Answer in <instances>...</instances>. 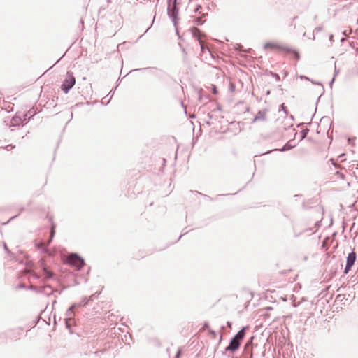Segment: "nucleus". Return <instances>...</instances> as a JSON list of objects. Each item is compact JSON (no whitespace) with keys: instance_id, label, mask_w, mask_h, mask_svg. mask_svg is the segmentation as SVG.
<instances>
[{"instance_id":"nucleus-22","label":"nucleus","mask_w":358,"mask_h":358,"mask_svg":"<svg viewBox=\"0 0 358 358\" xmlns=\"http://www.w3.org/2000/svg\"><path fill=\"white\" fill-rule=\"evenodd\" d=\"M52 241V238H51L50 237L45 245L43 243H42L41 248H43L45 251H48L47 247L50 244Z\"/></svg>"},{"instance_id":"nucleus-9","label":"nucleus","mask_w":358,"mask_h":358,"mask_svg":"<svg viewBox=\"0 0 358 358\" xmlns=\"http://www.w3.org/2000/svg\"><path fill=\"white\" fill-rule=\"evenodd\" d=\"M55 292H58L57 289H53L50 285L39 286L38 293L50 296Z\"/></svg>"},{"instance_id":"nucleus-2","label":"nucleus","mask_w":358,"mask_h":358,"mask_svg":"<svg viewBox=\"0 0 358 358\" xmlns=\"http://www.w3.org/2000/svg\"><path fill=\"white\" fill-rule=\"evenodd\" d=\"M67 263L74 266L77 270H80L85 264V260L77 253H71L66 259Z\"/></svg>"},{"instance_id":"nucleus-59","label":"nucleus","mask_w":358,"mask_h":358,"mask_svg":"<svg viewBox=\"0 0 358 358\" xmlns=\"http://www.w3.org/2000/svg\"><path fill=\"white\" fill-rule=\"evenodd\" d=\"M206 123L208 124V125H210V123L209 122H206Z\"/></svg>"},{"instance_id":"nucleus-37","label":"nucleus","mask_w":358,"mask_h":358,"mask_svg":"<svg viewBox=\"0 0 358 358\" xmlns=\"http://www.w3.org/2000/svg\"><path fill=\"white\" fill-rule=\"evenodd\" d=\"M181 355V350H178L176 355V357L175 358H180V356Z\"/></svg>"},{"instance_id":"nucleus-1","label":"nucleus","mask_w":358,"mask_h":358,"mask_svg":"<svg viewBox=\"0 0 358 358\" xmlns=\"http://www.w3.org/2000/svg\"><path fill=\"white\" fill-rule=\"evenodd\" d=\"M248 327H243L237 334L230 340L229 344L225 348V352H235L240 348L241 344L245 336Z\"/></svg>"},{"instance_id":"nucleus-40","label":"nucleus","mask_w":358,"mask_h":358,"mask_svg":"<svg viewBox=\"0 0 358 358\" xmlns=\"http://www.w3.org/2000/svg\"><path fill=\"white\" fill-rule=\"evenodd\" d=\"M329 41H330L331 42H333V41H334V35H333V34H331V35L329 36Z\"/></svg>"},{"instance_id":"nucleus-32","label":"nucleus","mask_w":358,"mask_h":358,"mask_svg":"<svg viewBox=\"0 0 358 358\" xmlns=\"http://www.w3.org/2000/svg\"><path fill=\"white\" fill-rule=\"evenodd\" d=\"M15 148V146H14V145H11V144H10V145H8L5 148V149H6L7 150H12V149H13V148Z\"/></svg>"},{"instance_id":"nucleus-38","label":"nucleus","mask_w":358,"mask_h":358,"mask_svg":"<svg viewBox=\"0 0 358 358\" xmlns=\"http://www.w3.org/2000/svg\"><path fill=\"white\" fill-rule=\"evenodd\" d=\"M334 80H335V78H334V77H333L332 80L329 83L330 87H332V85H333V83L334 82Z\"/></svg>"},{"instance_id":"nucleus-58","label":"nucleus","mask_w":358,"mask_h":358,"mask_svg":"<svg viewBox=\"0 0 358 358\" xmlns=\"http://www.w3.org/2000/svg\"><path fill=\"white\" fill-rule=\"evenodd\" d=\"M221 329H222V330H224V326H222V327H221Z\"/></svg>"},{"instance_id":"nucleus-30","label":"nucleus","mask_w":358,"mask_h":358,"mask_svg":"<svg viewBox=\"0 0 358 358\" xmlns=\"http://www.w3.org/2000/svg\"><path fill=\"white\" fill-rule=\"evenodd\" d=\"M201 9V6L200 5H197L196 7L194 8V13H199V10Z\"/></svg>"},{"instance_id":"nucleus-39","label":"nucleus","mask_w":358,"mask_h":358,"mask_svg":"<svg viewBox=\"0 0 358 358\" xmlns=\"http://www.w3.org/2000/svg\"><path fill=\"white\" fill-rule=\"evenodd\" d=\"M19 287L22 289H25L27 287L24 284H20Z\"/></svg>"},{"instance_id":"nucleus-3","label":"nucleus","mask_w":358,"mask_h":358,"mask_svg":"<svg viewBox=\"0 0 358 358\" xmlns=\"http://www.w3.org/2000/svg\"><path fill=\"white\" fill-rule=\"evenodd\" d=\"M75 84L76 78L73 76V73L68 71L67 76L64 80L61 85V90L63 91L64 93L67 94L70 91V90L73 88Z\"/></svg>"},{"instance_id":"nucleus-48","label":"nucleus","mask_w":358,"mask_h":358,"mask_svg":"<svg viewBox=\"0 0 358 358\" xmlns=\"http://www.w3.org/2000/svg\"><path fill=\"white\" fill-rule=\"evenodd\" d=\"M79 105H83V103H78V104H75V106H74L73 107H76V106H79Z\"/></svg>"},{"instance_id":"nucleus-51","label":"nucleus","mask_w":358,"mask_h":358,"mask_svg":"<svg viewBox=\"0 0 358 358\" xmlns=\"http://www.w3.org/2000/svg\"><path fill=\"white\" fill-rule=\"evenodd\" d=\"M108 3H110L111 2V0H106Z\"/></svg>"},{"instance_id":"nucleus-57","label":"nucleus","mask_w":358,"mask_h":358,"mask_svg":"<svg viewBox=\"0 0 358 358\" xmlns=\"http://www.w3.org/2000/svg\"><path fill=\"white\" fill-rule=\"evenodd\" d=\"M234 86H231V90H234Z\"/></svg>"},{"instance_id":"nucleus-44","label":"nucleus","mask_w":358,"mask_h":358,"mask_svg":"<svg viewBox=\"0 0 358 358\" xmlns=\"http://www.w3.org/2000/svg\"><path fill=\"white\" fill-rule=\"evenodd\" d=\"M222 340V334H221V335H220V336L219 341H218V342H219V343H221Z\"/></svg>"},{"instance_id":"nucleus-55","label":"nucleus","mask_w":358,"mask_h":358,"mask_svg":"<svg viewBox=\"0 0 358 358\" xmlns=\"http://www.w3.org/2000/svg\"><path fill=\"white\" fill-rule=\"evenodd\" d=\"M227 194H220L219 196H227Z\"/></svg>"},{"instance_id":"nucleus-54","label":"nucleus","mask_w":358,"mask_h":358,"mask_svg":"<svg viewBox=\"0 0 358 358\" xmlns=\"http://www.w3.org/2000/svg\"><path fill=\"white\" fill-rule=\"evenodd\" d=\"M24 210V208H22L20 209V212H22Z\"/></svg>"},{"instance_id":"nucleus-17","label":"nucleus","mask_w":358,"mask_h":358,"mask_svg":"<svg viewBox=\"0 0 358 358\" xmlns=\"http://www.w3.org/2000/svg\"><path fill=\"white\" fill-rule=\"evenodd\" d=\"M192 33L194 37L199 38L201 34V31L196 27L192 28Z\"/></svg>"},{"instance_id":"nucleus-12","label":"nucleus","mask_w":358,"mask_h":358,"mask_svg":"<svg viewBox=\"0 0 358 358\" xmlns=\"http://www.w3.org/2000/svg\"><path fill=\"white\" fill-rule=\"evenodd\" d=\"M348 300L345 294H338L336 297L335 302L340 303L343 305H345V301Z\"/></svg>"},{"instance_id":"nucleus-27","label":"nucleus","mask_w":358,"mask_h":358,"mask_svg":"<svg viewBox=\"0 0 358 358\" xmlns=\"http://www.w3.org/2000/svg\"><path fill=\"white\" fill-rule=\"evenodd\" d=\"M29 289H31V290H34V291H35V292H36L38 293V289H39V286H36V285H31L29 287Z\"/></svg>"},{"instance_id":"nucleus-29","label":"nucleus","mask_w":358,"mask_h":358,"mask_svg":"<svg viewBox=\"0 0 358 358\" xmlns=\"http://www.w3.org/2000/svg\"><path fill=\"white\" fill-rule=\"evenodd\" d=\"M271 75H272V76H273V78H275V80H276L277 81L280 80V76H279V75H278V73H272V72H271Z\"/></svg>"},{"instance_id":"nucleus-25","label":"nucleus","mask_w":358,"mask_h":358,"mask_svg":"<svg viewBox=\"0 0 358 358\" xmlns=\"http://www.w3.org/2000/svg\"><path fill=\"white\" fill-rule=\"evenodd\" d=\"M204 21L202 20V18L201 17H196L195 19V23L197 24V25H202L203 24Z\"/></svg>"},{"instance_id":"nucleus-6","label":"nucleus","mask_w":358,"mask_h":358,"mask_svg":"<svg viewBox=\"0 0 358 358\" xmlns=\"http://www.w3.org/2000/svg\"><path fill=\"white\" fill-rule=\"evenodd\" d=\"M178 3L171 4L170 6H167V14L169 17L171 19V21L174 26H176L178 24Z\"/></svg>"},{"instance_id":"nucleus-31","label":"nucleus","mask_w":358,"mask_h":358,"mask_svg":"<svg viewBox=\"0 0 358 358\" xmlns=\"http://www.w3.org/2000/svg\"><path fill=\"white\" fill-rule=\"evenodd\" d=\"M203 329H208L209 330L210 329V327H209V324L208 322H205L204 324H203Z\"/></svg>"},{"instance_id":"nucleus-36","label":"nucleus","mask_w":358,"mask_h":358,"mask_svg":"<svg viewBox=\"0 0 358 358\" xmlns=\"http://www.w3.org/2000/svg\"><path fill=\"white\" fill-rule=\"evenodd\" d=\"M149 69V68H141V69H136L131 70L130 72L135 71H144V70H147V69Z\"/></svg>"},{"instance_id":"nucleus-28","label":"nucleus","mask_w":358,"mask_h":358,"mask_svg":"<svg viewBox=\"0 0 358 358\" xmlns=\"http://www.w3.org/2000/svg\"><path fill=\"white\" fill-rule=\"evenodd\" d=\"M178 3L177 0H168L167 6H171V4Z\"/></svg>"},{"instance_id":"nucleus-33","label":"nucleus","mask_w":358,"mask_h":358,"mask_svg":"<svg viewBox=\"0 0 358 358\" xmlns=\"http://www.w3.org/2000/svg\"><path fill=\"white\" fill-rule=\"evenodd\" d=\"M208 331H209L210 334H211L213 337L216 336L217 334L214 330L210 329Z\"/></svg>"},{"instance_id":"nucleus-7","label":"nucleus","mask_w":358,"mask_h":358,"mask_svg":"<svg viewBox=\"0 0 358 358\" xmlns=\"http://www.w3.org/2000/svg\"><path fill=\"white\" fill-rule=\"evenodd\" d=\"M319 217H317V220L315 221L314 228L308 227L306 228L302 232L296 234V236H299L302 233H306L310 232V234L315 233L320 227V222L322 220V215H321L320 211H318Z\"/></svg>"},{"instance_id":"nucleus-49","label":"nucleus","mask_w":358,"mask_h":358,"mask_svg":"<svg viewBox=\"0 0 358 358\" xmlns=\"http://www.w3.org/2000/svg\"><path fill=\"white\" fill-rule=\"evenodd\" d=\"M217 110H221V106H217Z\"/></svg>"},{"instance_id":"nucleus-26","label":"nucleus","mask_w":358,"mask_h":358,"mask_svg":"<svg viewBox=\"0 0 358 358\" xmlns=\"http://www.w3.org/2000/svg\"><path fill=\"white\" fill-rule=\"evenodd\" d=\"M282 110L284 111V113L287 115L288 113V110L287 109V107L284 105V103H282V105H280V108L279 109V111L280 110Z\"/></svg>"},{"instance_id":"nucleus-5","label":"nucleus","mask_w":358,"mask_h":358,"mask_svg":"<svg viewBox=\"0 0 358 358\" xmlns=\"http://www.w3.org/2000/svg\"><path fill=\"white\" fill-rule=\"evenodd\" d=\"M357 253L354 250H352L350 253H348V257L346 258L345 266L343 271V273L345 275L348 274L349 271L351 270L352 266L355 265Z\"/></svg>"},{"instance_id":"nucleus-41","label":"nucleus","mask_w":358,"mask_h":358,"mask_svg":"<svg viewBox=\"0 0 358 358\" xmlns=\"http://www.w3.org/2000/svg\"><path fill=\"white\" fill-rule=\"evenodd\" d=\"M227 327H229V328H231L232 323H231V322H229V321H228V322H227Z\"/></svg>"},{"instance_id":"nucleus-42","label":"nucleus","mask_w":358,"mask_h":358,"mask_svg":"<svg viewBox=\"0 0 358 358\" xmlns=\"http://www.w3.org/2000/svg\"><path fill=\"white\" fill-rule=\"evenodd\" d=\"M252 356H253V352H252V351L251 350V351L249 352V358H252Z\"/></svg>"},{"instance_id":"nucleus-15","label":"nucleus","mask_w":358,"mask_h":358,"mask_svg":"<svg viewBox=\"0 0 358 358\" xmlns=\"http://www.w3.org/2000/svg\"><path fill=\"white\" fill-rule=\"evenodd\" d=\"M115 89H116V87H115V89L111 90L109 92V93L107 94V96L102 99V101H101L102 103H103V100L107 98H108V100L107 101L106 104L108 103V102L110 101V100L111 99V98L113 97V96L114 94V92H115Z\"/></svg>"},{"instance_id":"nucleus-56","label":"nucleus","mask_w":358,"mask_h":358,"mask_svg":"<svg viewBox=\"0 0 358 358\" xmlns=\"http://www.w3.org/2000/svg\"><path fill=\"white\" fill-rule=\"evenodd\" d=\"M17 216V215L13 216V217H11V219H14V218H15V217H16Z\"/></svg>"},{"instance_id":"nucleus-20","label":"nucleus","mask_w":358,"mask_h":358,"mask_svg":"<svg viewBox=\"0 0 358 358\" xmlns=\"http://www.w3.org/2000/svg\"><path fill=\"white\" fill-rule=\"evenodd\" d=\"M38 278H39V275L34 272L30 273L29 275V280H31L33 279H38Z\"/></svg>"},{"instance_id":"nucleus-46","label":"nucleus","mask_w":358,"mask_h":358,"mask_svg":"<svg viewBox=\"0 0 358 358\" xmlns=\"http://www.w3.org/2000/svg\"><path fill=\"white\" fill-rule=\"evenodd\" d=\"M213 92L214 93H217V90H216L215 87H214Z\"/></svg>"},{"instance_id":"nucleus-52","label":"nucleus","mask_w":358,"mask_h":358,"mask_svg":"<svg viewBox=\"0 0 358 358\" xmlns=\"http://www.w3.org/2000/svg\"><path fill=\"white\" fill-rule=\"evenodd\" d=\"M186 233H187V232L184 233V234H183V235H184V234H185ZM182 236V234L180 235L179 239H180Z\"/></svg>"},{"instance_id":"nucleus-19","label":"nucleus","mask_w":358,"mask_h":358,"mask_svg":"<svg viewBox=\"0 0 358 358\" xmlns=\"http://www.w3.org/2000/svg\"><path fill=\"white\" fill-rule=\"evenodd\" d=\"M299 78H300V79H301V80H307L310 81V82H311L312 83H313V84H315V85H321V86L322 87V85L321 83H317V82H315V81H314V80H310L309 78H308V77H307V76H299Z\"/></svg>"},{"instance_id":"nucleus-4","label":"nucleus","mask_w":358,"mask_h":358,"mask_svg":"<svg viewBox=\"0 0 358 358\" xmlns=\"http://www.w3.org/2000/svg\"><path fill=\"white\" fill-rule=\"evenodd\" d=\"M264 49L277 48V49H279V50H284V51H285L287 52H289V53H292L296 60H299L300 59V55H299V53L296 50H293V49H292V48H290L289 47H287V46L280 45H278L276 43L268 42V43H266L264 44Z\"/></svg>"},{"instance_id":"nucleus-50","label":"nucleus","mask_w":358,"mask_h":358,"mask_svg":"<svg viewBox=\"0 0 358 358\" xmlns=\"http://www.w3.org/2000/svg\"><path fill=\"white\" fill-rule=\"evenodd\" d=\"M208 117H209L210 119H211V118H212V115H211L210 113H208Z\"/></svg>"},{"instance_id":"nucleus-21","label":"nucleus","mask_w":358,"mask_h":358,"mask_svg":"<svg viewBox=\"0 0 358 358\" xmlns=\"http://www.w3.org/2000/svg\"><path fill=\"white\" fill-rule=\"evenodd\" d=\"M66 326L68 329H70L71 322H73L72 319L71 317H67L64 319Z\"/></svg>"},{"instance_id":"nucleus-34","label":"nucleus","mask_w":358,"mask_h":358,"mask_svg":"<svg viewBox=\"0 0 358 358\" xmlns=\"http://www.w3.org/2000/svg\"><path fill=\"white\" fill-rule=\"evenodd\" d=\"M253 338L252 337L250 341H248L245 346V350L250 346V343L252 342Z\"/></svg>"},{"instance_id":"nucleus-45","label":"nucleus","mask_w":358,"mask_h":358,"mask_svg":"<svg viewBox=\"0 0 358 358\" xmlns=\"http://www.w3.org/2000/svg\"><path fill=\"white\" fill-rule=\"evenodd\" d=\"M205 197L207 198V199H209V200H212V198H210L209 196L208 195H204Z\"/></svg>"},{"instance_id":"nucleus-10","label":"nucleus","mask_w":358,"mask_h":358,"mask_svg":"<svg viewBox=\"0 0 358 358\" xmlns=\"http://www.w3.org/2000/svg\"><path fill=\"white\" fill-rule=\"evenodd\" d=\"M290 142H291V141H289L280 149H273V150L266 152L265 153H264V155L269 154L273 151L285 152V151L289 150L292 149L293 148H294V145H291Z\"/></svg>"},{"instance_id":"nucleus-16","label":"nucleus","mask_w":358,"mask_h":358,"mask_svg":"<svg viewBox=\"0 0 358 358\" xmlns=\"http://www.w3.org/2000/svg\"><path fill=\"white\" fill-rule=\"evenodd\" d=\"M77 307V304L76 303H74L73 304L72 306H71L68 310H66V315L68 317H71V314L73 313V310L74 308Z\"/></svg>"},{"instance_id":"nucleus-11","label":"nucleus","mask_w":358,"mask_h":358,"mask_svg":"<svg viewBox=\"0 0 358 358\" xmlns=\"http://www.w3.org/2000/svg\"><path fill=\"white\" fill-rule=\"evenodd\" d=\"M34 115H35L34 112H32L31 110H29L27 113H25L24 115L23 120H22V123L23 124H27L32 118V117Z\"/></svg>"},{"instance_id":"nucleus-47","label":"nucleus","mask_w":358,"mask_h":358,"mask_svg":"<svg viewBox=\"0 0 358 358\" xmlns=\"http://www.w3.org/2000/svg\"><path fill=\"white\" fill-rule=\"evenodd\" d=\"M272 309H273V308H272V307H267V308H266V310H272Z\"/></svg>"},{"instance_id":"nucleus-13","label":"nucleus","mask_w":358,"mask_h":358,"mask_svg":"<svg viewBox=\"0 0 358 358\" xmlns=\"http://www.w3.org/2000/svg\"><path fill=\"white\" fill-rule=\"evenodd\" d=\"M44 279L49 280L53 277V273L49 271L46 267H43Z\"/></svg>"},{"instance_id":"nucleus-53","label":"nucleus","mask_w":358,"mask_h":358,"mask_svg":"<svg viewBox=\"0 0 358 358\" xmlns=\"http://www.w3.org/2000/svg\"><path fill=\"white\" fill-rule=\"evenodd\" d=\"M331 161L332 162V164H334V159H331Z\"/></svg>"},{"instance_id":"nucleus-60","label":"nucleus","mask_w":358,"mask_h":358,"mask_svg":"<svg viewBox=\"0 0 358 358\" xmlns=\"http://www.w3.org/2000/svg\"><path fill=\"white\" fill-rule=\"evenodd\" d=\"M159 0H157V1H159Z\"/></svg>"},{"instance_id":"nucleus-14","label":"nucleus","mask_w":358,"mask_h":358,"mask_svg":"<svg viewBox=\"0 0 358 358\" xmlns=\"http://www.w3.org/2000/svg\"><path fill=\"white\" fill-rule=\"evenodd\" d=\"M92 296H90V298L85 297L80 303H76L77 304V307L85 306L86 305H87L89 301L92 299Z\"/></svg>"},{"instance_id":"nucleus-43","label":"nucleus","mask_w":358,"mask_h":358,"mask_svg":"<svg viewBox=\"0 0 358 358\" xmlns=\"http://www.w3.org/2000/svg\"><path fill=\"white\" fill-rule=\"evenodd\" d=\"M338 71L336 70V69H335V72H334V77L335 78L336 76V75L338 74Z\"/></svg>"},{"instance_id":"nucleus-18","label":"nucleus","mask_w":358,"mask_h":358,"mask_svg":"<svg viewBox=\"0 0 358 358\" xmlns=\"http://www.w3.org/2000/svg\"><path fill=\"white\" fill-rule=\"evenodd\" d=\"M308 132H309V129L308 128H305L303 130H301V140L304 139L307 136Z\"/></svg>"},{"instance_id":"nucleus-23","label":"nucleus","mask_w":358,"mask_h":358,"mask_svg":"<svg viewBox=\"0 0 358 358\" xmlns=\"http://www.w3.org/2000/svg\"><path fill=\"white\" fill-rule=\"evenodd\" d=\"M55 226L54 224H52V227H51V229H50V236L51 238H53L54 236H55Z\"/></svg>"},{"instance_id":"nucleus-35","label":"nucleus","mask_w":358,"mask_h":358,"mask_svg":"<svg viewBox=\"0 0 358 358\" xmlns=\"http://www.w3.org/2000/svg\"><path fill=\"white\" fill-rule=\"evenodd\" d=\"M3 248H4V250H5L8 254H9V253L10 252V250H9V249H8V248L7 247V245H6V243H4V245H3Z\"/></svg>"},{"instance_id":"nucleus-8","label":"nucleus","mask_w":358,"mask_h":358,"mask_svg":"<svg viewBox=\"0 0 358 358\" xmlns=\"http://www.w3.org/2000/svg\"><path fill=\"white\" fill-rule=\"evenodd\" d=\"M268 112V110L265 108L262 110H259L257 115L255 116L253 120H252V123L257 122L258 121L266 122L267 120L266 115Z\"/></svg>"},{"instance_id":"nucleus-24","label":"nucleus","mask_w":358,"mask_h":358,"mask_svg":"<svg viewBox=\"0 0 358 358\" xmlns=\"http://www.w3.org/2000/svg\"><path fill=\"white\" fill-rule=\"evenodd\" d=\"M322 27H317L315 28V29L313 30V39L315 38V34H317L318 32L322 31Z\"/></svg>"}]
</instances>
